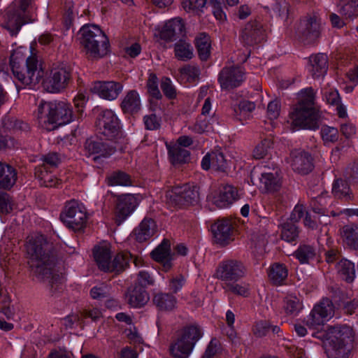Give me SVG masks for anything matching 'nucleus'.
<instances>
[{"label": "nucleus", "instance_id": "aec40b11", "mask_svg": "<svg viewBox=\"0 0 358 358\" xmlns=\"http://www.w3.org/2000/svg\"><path fill=\"white\" fill-rule=\"evenodd\" d=\"M136 205V199L132 194L118 196L115 212V223L120 225L135 209Z\"/></svg>", "mask_w": 358, "mask_h": 358}, {"label": "nucleus", "instance_id": "13d9d810", "mask_svg": "<svg viewBox=\"0 0 358 358\" xmlns=\"http://www.w3.org/2000/svg\"><path fill=\"white\" fill-rule=\"evenodd\" d=\"M43 164L41 166H44L46 169H55L61 163L60 155L57 152H49L41 157Z\"/></svg>", "mask_w": 358, "mask_h": 358}, {"label": "nucleus", "instance_id": "dca6fc26", "mask_svg": "<svg viewBox=\"0 0 358 358\" xmlns=\"http://www.w3.org/2000/svg\"><path fill=\"white\" fill-rule=\"evenodd\" d=\"M329 69V60L324 53L312 54L308 58L306 70L315 80L323 81Z\"/></svg>", "mask_w": 358, "mask_h": 358}, {"label": "nucleus", "instance_id": "338daca9", "mask_svg": "<svg viewBox=\"0 0 358 358\" xmlns=\"http://www.w3.org/2000/svg\"><path fill=\"white\" fill-rule=\"evenodd\" d=\"M161 89L164 95L169 99H174L176 96V92L174 86L172 85L170 78L164 77L161 81Z\"/></svg>", "mask_w": 358, "mask_h": 358}, {"label": "nucleus", "instance_id": "e2e57ef3", "mask_svg": "<svg viewBox=\"0 0 358 358\" xmlns=\"http://www.w3.org/2000/svg\"><path fill=\"white\" fill-rule=\"evenodd\" d=\"M147 87L149 94L154 98L157 99L162 97V94L158 88L157 84V78L155 74L151 73L149 76L148 82H147Z\"/></svg>", "mask_w": 358, "mask_h": 358}, {"label": "nucleus", "instance_id": "2eb2a0df", "mask_svg": "<svg viewBox=\"0 0 358 358\" xmlns=\"http://www.w3.org/2000/svg\"><path fill=\"white\" fill-rule=\"evenodd\" d=\"M245 79V70L240 65L224 67L218 76L220 86L224 90H232L241 86Z\"/></svg>", "mask_w": 358, "mask_h": 358}, {"label": "nucleus", "instance_id": "680f3d73", "mask_svg": "<svg viewBox=\"0 0 358 358\" xmlns=\"http://www.w3.org/2000/svg\"><path fill=\"white\" fill-rule=\"evenodd\" d=\"M13 202L10 196L3 191H0V213L8 214L13 210Z\"/></svg>", "mask_w": 358, "mask_h": 358}, {"label": "nucleus", "instance_id": "ea45409f", "mask_svg": "<svg viewBox=\"0 0 358 358\" xmlns=\"http://www.w3.org/2000/svg\"><path fill=\"white\" fill-rule=\"evenodd\" d=\"M169 158L173 166L187 163L189 161L190 152L179 145L166 144Z\"/></svg>", "mask_w": 358, "mask_h": 358}, {"label": "nucleus", "instance_id": "412c9836", "mask_svg": "<svg viewBox=\"0 0 358 358\" xmlns=\"http://www.w3.org/2000/svg\"><path fill=\"white\" fill-rule=\"evenodd\" d=\"M265 30L257 21L248 23L242 31V38L245 45L253 46L266 40Z\"/></svg>", "mask_w": 358, "mask_h": 358}, {"label": "nucleus", "instance_id": "423d86ee", "mask_svg": "<svg viewBox=\"0 0 358 358\" xmlns=\"http://www.w3.org/2000/svg\"><path fill=\"white\" fill-rule=\"evenodd\" d=\"M80 44L87 57L98 59L109 51V41L106 35L96 25H85L80 30Z\"/></svg>", "mask_w": 358, "mask_h": 358}, {"label": "nucleus", "instance_id": "72a5a7b5", "mask_svg": "<svg viewBox=\"0 0 358 358\" xmlns=\"http://www.w3.org/2000/svg\"><path fill=\"white\" fill-rule=\"evenodd\" d=\"M17 178L15 169L6 162H0V188L10 189L15 184Z\"/></svg>", "mask_w": 358, "mask_h": 358}, {"label": "nucleus", "instance_id": "4c0bfd02", "mask_svg": "<svg viewBox=\"0 0 358 358\" xmlns=\"http://www.w3.org/2000/svg\"><path fill=\"white\" fill-rule=\"evenodd\" d=\"M157 226L151 218H145L133 232L135 239L138 242H144L152 237L155 233Z\"/></svg>", "mask_w": 358, "mask_h": 358}, {"label": "nucleus", "instance_id": "f3484780", "mask_svg": "<svg viewBox=\"0 0 358 358\" xmlns=\"http://www.w3.org/2000/svg\"><path fill=\"white\" fill-rule=\"evenodd\" d=\"M241 198L236 187L230 184L220 185L213 196V203L218 208H231Z\"/></svg>", "mask_w": 358, "mask_h": 358}, {"label": "nucleus", "instance_id": "c85d7f7f", "mask_svg": "<svg viewBox=\"0 0 358 358\" xmlns=\"http://www.w3.org/2000/svg\"><path fill=\"white\" fill-rule=\"evenodd\" d=\"M252 333L257 338L271 337V335L281 337L282 329L278 325L272 324L269 320L256 321L252 327Z\"/></svg>", "mask_w": 358, "mask_h": 358}, {"label": "nucleus", "instance_id": "ddd939ff", "mask_svg": "<svg viewBox=\"0 0 358 358\" xmlns=\"http://www.w3.org/2000/svg\"><path fill=\"white\" fill-rule=\"evenodd\" d=\"M96 125L99 132L110 141L120 136L119 120L111 110H103L96 119Z\"/></svg>", "mask_w": 358, "mask_h": 358}, {"label": "nucleus", "instance_id": "b1692460", "mask_svg": "<svg viewBox=\"0 0 358 358\" xmlns=\"http://www.w3.org/2000/svg\"><path fill=\"white\" fill-rule=\"evenodd\" d=\"M260 167L256 166L251 172V180L257 178L264 189L268 192H278L280 188V182L278 176L273 172L259 171Z\"/></svg>", "mask_w": 358, "mask_h": 358}, {"label": "nucleus", "instance_id": "774afa93", "mask_svg": "<svg viewBox=\"0 0 358 358\" xmlns=\"http://www.w3.org/2000/svg\"><path fill=\"white\" fill-rule=\"evenodd\" d=\"M144 124L147 129H157L160 127V120L155 114L145 115L144 117Z\"/></svg>", "mask_w": 358, "mask_h": 358}, {"label": "nucleus", "instance_id": "0eeeda50", "mask_svg": "<svg viewBox=\"0 0 358 358\" xmlns=\"http://www.w3.org/2000/svg\"><path fill=\"white\" fill-rule=\"evenodd\" d=\"M329 347L325 349L328 358H348L353 348V329L347 324L336 325L329 335Z\"/></svg>", "mask_w": 358, "mask_h": 358}, {"label": "nucleus", "instance_id": "052dcab7", "mask_svg": "<svg viewBox=\"0 0 358 358\" xmlns=\"http://www.w3.org/2000/svg\"><path fill=\"white\" fill-rule=\"evenodd\" d=\"M323 99L331 106L338 105L341 103V97L338 91L335 88H329L324 90Z\"/></svg>", "mask_w": 358, "mask_h": 358}, {"label": "nucleus", "instance_id": "c03bdc74", "mask_svg": "<svg viewBox=\"0 0 358 358\" xmlns=\"http://www.w3.org/2000/svg\"><path fill=\"white\" fill-rule=\"evenodd\" d=\"M52 169H46L44 166H38L35 169V176L40 181L42 186L46 187H55L59 182V180L52 174Z\"/></svg>", "mask_w": 358, "mask_h": 358}, {"label": "nucleus", "instance_id": "f257e3e1", "mask_svg": "<svg viewBox=\"0 0 358 358\" xmlns=\"http://www.w3.org/2000/svg\"><path fill=\"white\" fill-rule=\"evenodd\" d=\"M28 263L38 280L45 283L51 295L63 290V277L55 270L57 255L52 243L41 234L27 238L25 244Z\"/></svg>", "mask_w": 358, "mask_h": 358}, {"label": "nucleus", "instance_id": "6e6d98bb", "mask_svg": "<svg viewBox=\"0 0 358 358\" xmlns=\"http://www.w3.org/2000/svg\"><path fill=\"white\" fill-rule=\"evenodd\" d=\"M273 143L270 139L264 138L254 148L252 155L255 159H260L266 157L272 148Z\"/></svg>", "mask_w": 358, "mask_h": 358}, {"label": "nucleus", "instance_id": "3c124183", "mask_svg": "<svg viewBox=\"0 0 358 358\" xmlns=\"http://www.w3.org/2000/svg\"><path fill=\"white\" fill-rule=\"evenodd\" d=\"M176 57L182 61H187L192 58L193 49L189 43L183 40H179L174 45Z\"/></svg>", "mask_w": 358, "mask_h": 358}, {"label": "nucleus", "instance_id": "4d7b16f0", "mask_svg": "<svg viewBox=\"0 0 358 358\" xmlns=\"http://www.w3.org/2000/svg\"><path fill=\"white\" fill-rule=\"evenodd\" d=\"M320 134L325 145L329 143L336 142L339 137L338 130L335 127L327 125H324L321 128Z\"/></svg>", "mask_w": 358, "mask_h": 358}, {"label": "nucleus", "instance_id": "a19ab883", "mask_svg": "<svg viewBox=\"0 0 358 358\" xmlns=\"http://www.w3.org/2000/svg\"><path fill=\"white\" fill-rule=\"evenodd\" d=\"M255 108V101L243 99L241 100L237 106H234L232 110V115L234 119L243 124L244 121H246L251 117L252 113Z\"/></svg>", "mask_w": 358, "mask_h": 358}, {"label": "nucleus", "instance_id": "f704fd0d", "mask_svg": "<svg viewBox=\"0 0 358 358\" xmlns=\"http://www.w3.org/2000/svg\"><path fill=\"white\" fill-rule=\"evenodd\" d=\"M93 253L99 268L107 272L111 263L110 246L107 243L101 244L94 248Z\"/></svg>", "mask_w": 358, "mask_h": 358}, {"label": "nucleus", "instance_id": "09e8293b", "mask_svg": "<svg viewBox=\"0 0 358 358\" xmlns=\"http://www.w3.org/2000/svg\"><path fill=\"white\" fill-rule=\"evenodd\" d=\"M224 0H203V8L208 3L212 8V13L220 24H223L227 21V14L223 10Z\"/></svg>", "mask_w": 358, "mask_h": 358}, {"label": "nucleus", "instance_id": "49530a36", "mask_svg": "<svg viewBox=\"0 0 358 358\" xmlns=\"http://www.w3.org/2000/svg\"><path fill=\"white\" fill-rule=\"evenodd\" d=\"M281 238L287 242H296L299 235V229L298 226L292 222H285L280 224Z\"/></svg>", "mask_w": 358, "mask_h": 358}, {"label": "nucleus", "instance_id": "f03ea898", "mask_svg": "<svg viewBox=\"0 0 358 358\" xmlns=\"http://www.w3.org/2000/svg\"><path fill=\"white\" fill-rule=\"evenodd\" d=\"M299 96L298 103L289 114L292 127L296 130L318 129L322 122V113L315 104V90L312 87L303 88L299 91Z\"/></svg>", "mask_w": 358, "mask_h": 358}, {"label": "nucleus", "instance_id": "c9c22d12", "mask_svg": "<svg viewBox=\"0 0 358 358\" xmlns=\"http://www.w3.org/2000/svg\"><path fill=\"white\" fill-rule=\"evenodd\" d=\"M291 221L297 222L301 220H303V224L306 227L310 229H315L317 227V224L315 218H313L310 213L306 210L304 205L297 203L291 215Z\"/></svg>", "mask_w": 358, "mask_h": 358}, {"label": "nucleus", "instance_id": "8fccbe9b", "mask_svg": "<svg viewBox=\"0 0 358 358\" xmlns=\"http://www.w3.org/2000/svg\"><path fill=\"white\" fill-rule=\"evenodd\" d=\"M152 301L159 309L163 310L173 309L176 302V298L173 295L166 293L155 294Z\"/></svg>", "mask_w": 358, "mask_h": 358}, {"label": "nucleus", "instance_id": "6e6552de", "mask_svg": "<svg viewBox=\"0 0 358 358\" xmlns=\"http://www.w3.org/2000/svg\"><path fill=\"white\" fill-rule=\"evenodd\" d=\"M200 338L199 328L189 326L182 329L169 347L171 355L174 358H187Z\"/></svg>", "mask_w": 358, "mask_h": 358}, {"label": "nucleus", "instance_id": "37998d69", "mask_svg": "<svg viewBox=\"0 0 358 358\" xmlns=\"http://www.w3.org/2000/svg\"><path fill=\"white\" fill-rule=\"evenodd\" d=\"M344 245L350 250H358V224L350 223L345 225L342 231Z\"/></svg>", "mask_w": 358, "mask_h": 358}, {"label": "nucleus", "instance_id": "bf43d9fd", "mask_svg": "<svg viewBox=\"0 0 358 358\" xmlns=\"http://www.w3.org/2000/svg\"><path fill=\"white\" fill-rule=\"evenodd\" d=\"M180 73L189 83L199 81V80L200 69L197 66L187 65L180 69Z\"/></svg>", "mask_w": 358, "mask_h": 358}, {"label": "nucleus", "instance_id": "58836bf2", "mask_svg": "<svg viewBox=\"0 0 358 358\" xmlns=\"http://www.w3.org/2000/svg\"><path fill=\"white\" fill-rule=\"evenodd\" d=\"M339 277L347 283H352L356 278L355 264L347 258H341L336 265Z\"/></svg>", "mask_w": 358, "mask_h": 358}, {"label": "nucleus", "instance_id": "5fc2aeb1", "mask_svg": "<svg viewBox=\"0 0 358 358\" xmlns=\"http://www.w3.org/2000/svg\"><path fill=\"white\" fill-rule=\"evenodd\" d=\"M341 13L348 18L358 17V0H342Z\"/></svg>", "mask_w": 358, "mask_h": 358}, {"label": "nucleus", "instance_id": "79ce46f5", "mask_svg": "<svg viewBox=\"0 0 358 358\" xmlns=\"http://www.w3.org/2000/svg\"><path fill=\"white\" fill-rule=\"evenodd\" d=\"M141 99L136 90H129L124 96L120 107L124 113H135L141 109Z\"/></svg>", "mask_w": 358, "mask_h": 358}, {"label": "nucleus", "instance_id": "6ab92c4d", "mask_svg": "<svg viewBox=\"0 0 358 358\" xmlns=\"http://www.w3.org/2000/svg\"><path fill=\"white\" fill-rule=\"evenodd\" d=\"M123 90V84L113 80L96 81L94 83L92 90L101 98L113 101L116 99Z\"/></svg>", "mask_w": 358, "mask_h": 358}, {"label": "nucleus", "instance_id": "bb28decb", "mask_svg": "<svg viewBox=\"0 0 358 358\" xmlns=\"http://www.w3.org/2000/svg\"><path fill=\"white\" fill-rule=\"evenodd\" d=\"M152 258L160 263L163 270L167 272L172 267V255L171 253V244L169 241L164 239L152 252Z\"/></svg>", "mask_w": 358, "mask_h": 358}, {"label": "nucleus", "instance_id": "69168bd1", "mask_svg": "<svg viewBox=\"0 0 358 358\" xmlns=\"http://www.w3.org/2000/svg\"><path fill=\"white\" fill-rule=\"evenodd\" d=\"M182 6L187 12L199 15L201 0H182Z\"/></svg>", "mask_w": 358, "mask_h": 358}, {"label": "nucleus", "instance_id": "473e14b6", "mask_svg": "<svg viewBox=\"0 0 358 358\" xmlns=\"http://www.w3.org/2000/svg\"><path fill=\"white\" fill-rule=\"evenodd\" d=\"M307 194L309 197V207L313 212L320 215H326L328 213L327 197L324 191L320 190L315 194L313 190L308 189Z\"/></svg>", "mask_w": 358, "mask_h": 358}, {"label": "nucleus", "instance_id": "a878e982", "mask_svg": "<svg viewBox=\"0 0 358 358\" xmlns=\"http://www.w3.org/2000/svg\"><path fill=\"white\" fill-rule=\"evenodd\" d=\"M331 193L336 200L342 203H350L355 199V194L349 182L342 178H335L331 188Z\"/></svg>", "mask_w": 358, "mask_h": 358}, {"label": "nucleus", "instance_id": "9b49d317", "mask_svg": "<svg viewBox=\"0 0 358 358\" xmlns=\"http://www.w3.org/2000/svg\"><path fill=\"white\" fill-rule=\"evenodd\" d=\"M72 79L70 66L62 64L52 69L49 76L43 81V88L48 92L57 93L66 89Z\"/></svg>", "mask_w": 358, "mask_h": 358}, {"label": "nucleus", "instance_id": "f8f14e48", "mask_svg": "<svg viewBox=\"0 0 358 358\" xmlns=\"http://www.w3.org/2000/svg\"><path fill=\"white\" fill-rule=\"evenodd\" d=\"M334 306L329 298H322L314 305L310 314L305 318L306 325L310 329H317L329 321L334 314Z\"/></svg>", "mask_w": 358, "mask_h": 358}, {"label": "nucleus", "instance_id": "4be33fe9", "mask_svg": "<svg viewBox=\"0 0 358 358\" xmlns=\"http://www.w3.org/2000/svg\"><path fill=\"white\" fill-rule=\"evenodd\" d=\"M234 231V226L227 217L217 219L211 225V231L216 241L222 245H225L231 240Z\"/></svg>", "mask_w": 358, "mask_h": 358}, {"label": "nucleus", "instance_id": "864d4df0", "mask_svg": "<svg viewBox=\"0 0 358 358\" xmlns=\"http://www.w3.org/2000/svg\"><path fill=\"white\" fill-rule=\"evenodd\" d=\"M225 288L232 294L243 297H248L250 294L249 285L244 282L240 283L238 281L226 282Z\"/></svg>", "mask_w": 358, "mask_h": 358}, {"label": "nucleus", "instance_id": "1a4fd4ad", "mask_svg": "<svg viewBox=\"0 0 358 358\" xmlns=\"http://www.w3.org/2000/svg\"><path fill=\"white\" fill-rule=\"evenodd\" d=\"M199 189L197 185L189 184L173 186L166 192V203L176 208L192 204L199 200Z\"/></svg>", "mask_w": 358, "mask_h": 358}, {"label": "nucleus", "instance_id": "39448f33", "mask_svg": "<svg viewBox=\"0 0 358 358\" xmlns=\"http://www.w3.org/2000/svg\"><path fill=\"white\" fill-rule=\"evenodd\" d=\"M35 10L33 0H15L6 10L4 27L15 36L23 24L35 20Z\"/></svg>", "mask_w": 358, "mask_h": 358}, {"label": "nucleus", "instance_id": "603ef678", "mask_svg": "<svg viewBox=\"0 0 358 358\" xmlns=\"http://www.w3.org/2000/svg\"><path fill=\"white\" fill-rule=\"evenodd\" d=\"M107 183L110 186H129L131 185L132 181L129 175L119 171L112 173L107 177Z\"/></svg>", "mask_w": 358, "mask_h": 358}, {"label": "nucleus", "instance_id": "9d476101", "mask_svg": "<svg viewBox=\"0 0 358 358\" xmlns=\"http://www.w3.org/2000/svg\"><path fill=\"white\" fill-rule=\"evenodd\" d=\"M60 217L65 225L75 231L82 230L87 220L86 208L76 200L66 203Z\"/></svg>", "mask_w": 358, "mask_h": 358}, {"label": "nucleus", "instance_id": "e433bc0d", "mask_svg": "<svg viewBox=\"0 0 358 358\" xmlns=\"http://www.w3.org/2000/svg\"><path fill=\"white\" fill-rule=\"evenodd\" d=\"M292 256L300 264H310L316 259L317 250L312 245L301 243L292 253Z\"/></svg>", "mask_w": 358, "mask_h": 358}, {"label": "nucleus", "instance_id": "393cba45", "mask_svg": "<svg viewBox=\"0 0 358 358\" xmlns=\"http://www.w3.org/2000/svg\"><path fill=\"white\" fill-rule=\"evenodd\" d=\"M185 24L181 18H173L168 21L160 31V38L166 41H173L185 35Z\"/></svg>", "mask_w": 358, "mask_h": 358}, {"label": "nucleus", "instance_id": "5701e85b", "mask_svg": "<svg viewBox=\"0 0 358 358\" xmlns=\"http://www.w3.org/2000/svg\"><path fill=\"white\" fill-rule=\"evenodd\" d=\"M228 165L227 160L220 151V148L207 152L203 157V170H213L218 172L226 173Z\"/></svg>", "mask_w": 358, "mask_h": 358}, {"label": "nucleus", "instance_id": "7c9ffc66", "mask_svg": "<svg viewBox=\"0 0 358 358\" xmlns=\"http://www.w3.org/2000/svg\"><path fill=\"white\" fill-rule=\"evenodd\" d=\"M126 298L131 306L141 308L148 302L150 296L145 287L135 285L133 287L128 289Z\"/></svg>", "mask_w": 358, "mask_h": 358}, {"label": "nucleus", "instance_id": "4468645a", "mask_svg": "<svg viewBox=\"0 0 358 358\" xmlns=\"http://www.w3.org/2000/svg\"><path fill=\"white\" fill-rule=\"evenodd\" d=\"M216 274L219 279L226 282L239 281L245 274V268L241 261L224 259L220 262Z\"/></svg>", "mask_w": 358, "mask_h": 358}, {"label": "nucleus", "instance_id": "de8ad7c7", "mask_svg": "<svg viewBox=\"0 0 358 358\" xmlns=\"http://www.w3.org/2000/svg\"><path fill=\"white\" fill-rule=\"evenodd\" d=\"M131 259V255L129 252H124L117 254L109 264V269L107 272H115L116 273L122 272L128 266Z\"/></svg>", "mask_w": 358, "mask_h": 358}, {"label": "nucleus", "instance_id": "c756f323", "mask_svg": "<svg viewBox=\"0 0 358 358\" xmlns=\"http://www.w3.org/2000/svg\"><path fill=\"white\" fill-rule=\"evenodd\" d=\"M292 169L301 175H307L314 169L313 159L308 152L301 151L292 160Z\"/></svg>", "mask_w": 358, "mask_h": 358}, {"label": "nucleus", "instance_id": "cd10ccee", "mask_svg": "<svg viewBox=\"0 0 358 358\" xmlns=\"http://www.w3.org/2000/svg\"><path fill=\"white\" fill-rule=\"evenodd\" d=\"M267 274L272 285L282 286L286 284L289 274L288 267L284 263L274 262L269 266Z\"/></svg>", "mask_w": 358, "mask_h": 358}, {"label": "nucleus", "instance_id": "0e129e2a", "mask_svg": "<svg viewBox=\"0 0 358 358\" xmlns=\"http://www.w3.org/2000/svg\"><path fill=\"white\" fill-rule=\"evenodd\" d=\"M280 110L281 103L280 100L275 99L271 101L267 106L268 118L271 120H276L280 115Z\"/></svg>", "mask_w": 358, "mask_h": 358}, {"label": "nucleus", "instance_id": "20e7f679", "mask_svg": "<svg viewBox=\"0 0 358 358\" xmlns=\"http://www.w3.org/2000/svg\"><path fill=\"white\" fill-rule=\"evenodd\" d=\"M10 66L14 76L23 85L34 87L44 76V71L35 55L26 57L15 50L10 57Z\"/></svg>", "mask_w": 358, "mask_h": 358}, {"label": "nucleus", "instance_id": "7ed1b4c3", "mask_svg": "<svg viewBox=\"0 0 358 358\" xmlns=\"http://www.w3.org/2000/svg\"><path fill=\"white\" fill-rule=\"evenodd\" d=\"M36 115L42 127L52 131L71 122L76 115H73L72 108L68 103L41 101L38 106Z\"/></svg>", "mask_w": 358, "mask_h": 358}, {"label": "nucleus", "instance_id": "2f4dec72", "mask_svg": "<svg viewBox=\"0 0 358 358\" xmlns=\"http://www.w3.org/2000/svg\"><path fill=\"white\" fill-rule=\"evenodd\" d=\"M85 148L89 155L97 154L94 159L96 160L100 157H108L115 153L116 149L112 145L107 143L87 140L85 143Z\"/></svg>", "mask_w": 358, "mask_h": 358}, {"label": "nucleus", "instance_id": "a18cd8bd", "mask_svg": "<svg viewBox=\"0 0 358 358\" xmlns=\"http://www.w3.org/2000/svg\"><path fill=\"white\" fill-rule=\"evenodd\" d=\"M303 308L302 301L296 296L289 295L284 299L283 309L287 316L292 317L298 316Z\"/></svg>", "mask_w": 358, "mask_h": 358}, {"label": "nucleus", "instance_id": "a211bd4d", "mask_svg": "<svg viewBox=\"0 0 358 358\" xmlns=\"http://www.w3.org/2000/svg\"><path fill=\"white\" fill-rule=\"evenodd\" d=\"M299 31L308 43L315 41L321 35V18L308 15L301 20Z\"/></svg>", "mask_w": 358, "mask_h": 358}]
</instances>
